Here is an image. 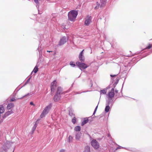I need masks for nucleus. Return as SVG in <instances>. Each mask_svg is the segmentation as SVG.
<instances>
[{
  "mask_svg": "<svg viewBox=\"0 0 152 152\" xmlns=\"http://www.w3.org/2000/svg\"><path fill=\"white\" fill-rule=\"evenodd\" d=\"M114 96H107V101L106 103V107L105 109V111L106 112L109 111L110 108L109 105L110 104L112 105L114 101L115 100V99Z\"/></svg>",
  "mask_w": 152,
  "mask_h": 152,
  "instance_id": "1",
  "label": "nucleus"
},
{
  "mask_svg": "<svg viewBox=\"0 0 152 152\" xmlns=\"http://www.w3.org/2000/svg\"><path fill=\"white\" fill-rule=\"evenodd\" d=\"M110 89V86H108L107 87L101 90L100 91V94H106V95H115L114 88Z\"/></svg>",
  "mask_w": 152,
  "mask_h": 152,
  "instance_id": "2",
  "label": "nucleus"
},
{
  "mask_svg": "<svg viewBox=\"0 0 152 152\" xmlns=\"http://www.w3.org/2000/svg\"><path fill=\"white\" fill-rule=\"evenodd\" d=\"M78 15V12L77 11L72 10L69 12L68 14V20L72 21L75 20Z\"/></svg>",
  "mask_w": 152,
  "mask_h": 152,
  "instance_id": "3",
  "label": "nucleus"
},
{
  "mask_svg": "<svg viewBox=\"0 0 152 152\" xmlns=\"http://www.w3.org/2000/svg\"><path fill=\"white\" fill-rule=\"evenodd\" d=\"M52 107V104H50L47 106L44 109L42 113L40 115V117L42 118L44 117L47 114L50 110Z\"/></svg>",
  "mask_w": 152,
  "mask_h": 152,
  "instance_id": "4",
  "label": "nucleus"
},
{
  "mask_svg": "<svg viewBox=\"0 0 152 152\" xmlns=\"http://www.w3.org/2000/svg\"><path fill=\"white\" fill-rule=\"evenodd\" d=\"M92 17L89 15H87L85 18L84 25L86 26H88L92 22Z\"/></svg>",
  "mask_w": 152,
  "mask_h": 152,
  "instance_id": "5",
  "label": "nucleus"
},
{
  "mask_svg": "<svg viewBox=\"0 0 152 152\" xmlns=\"http://www.w3.org/2000/svg\"><path fill=\"white\" fill-rule=\"evenodd\" d=\"M91 143L92 146L94 149H97L99 148V144L96 140L93 139L91 141Z\"/></svg>",
  "mask_w": 152,
  "mask_h": 152,
  "instance_id": "6",
  "label": "nucleus"
},
{
  "mask_svg": "<svg viewBox=\"0 0 152 152\" xmlns=\"http://www.w3.org/2000/svg\"><path fill=\"white\" fill-rule=\"evenodd\" d=\"M76 64L80 69H85L87 68L88 66L85 63L78 61L76 63Z\"/></svg>",
  "mask_w": 152,
  "mask_h": 152,
  "instance_id": "7",
  "label": "nucleus"
},
{
  "mask_svg": "<svg viewBox=\"0 0 152 152\" xmlns=\"http://www.w3.org/2000/svg\"><path fill=\"white\" fill-rule=\"evenodd\" d=\"M57 82L56 80H54L51 84V92L53 94L55 91L56 87Z\"/></svg>",
  "mask_w": 152,
  "mask_h": 152,
  "instance_id": "8",
  "label": "nucleus"
},
{
  "mask_svg": "<svg viewBox=\"0 0 152 152\" xmlns=\"http://www.w3.org/2000/svg\"><path fill=\"white\" fill-rule=\"evenodd\" d=\"M66 92V91H64L63 90L62 88L61 87H58L57 88L56 94L55 95L65 94Z\"/></svg>",
  "mask_w": 152,
  "mask_h": 152,
  "instance_id": "9",
  "label": "nucleus"
},
{
  "mask_svg": "<svg viewBox=\"0 0 152 152\" xmlns=\"http://www.w3.org/2000/svg\"><path fill=\"white\" fill-rule=\"evenodd\" d=\"M68 40V39L67 37L65 36L63 37L60 39V40L59 43V45H64L67 42Z\"/></svg>",
  "mask_w": 152,
  "mask_h": 152,
  "instance_id": "10",
  "label": "nucleus"
},
{
  "mask_svg": "<svg viewBox=\"0 0 152 152\" xmlns=\"http://www.w3.org/2000/svg\"><path fill=\"white\" fill-rule=\"evenodd\" d=\"M13 113V111L12 110H11L10 111H8L6 112L4 116H3V119H1L0 120V122H1L3 121V119L5 117L9 116V115H10L11 114Z\"/></svg>",
  "mask_w": 152,
  "mask_h": 152,
  "instance_id": "11",
  "label": "nucleus"
},
{
  "mask_svg": "<svg viewBox=\"0 0 152 152\" xmlns=\"http://www.w3.org/2000/svg\"><path fill=\"white\" fill-rule=\"evenodd\" d=\"M84 51V50H83L80 52L79 56V59L81 62H84L85 60V57L83 55Z\"/></svg>",
  "mask_w": 152,
  "mask_h": 152,
  "instance_id": "12",
  "label": "nucleus"
},
{
  "mask_svg": "<svg viewBox=\"0 0 152 152\" xmlns=\"http://www.w3.org/2000/svg\"><path fill=\"white\" fill-rule=\"evenodd\" d=\"M107 0H100V7L102 8L104 7L106 3Z\"/></svg>",
  "mask_w": 152,
  "mask_h": 152,
  "instance_id": "13",
  "label": "nucleus"
},
{
  "mask_svg": "<svg viewBox=\"0 0 152 152\" xmlns=\"http://www.w3.org/2000/svg\"><path fill=\"white\" fill-rule=\"evenodd\" d=\"M34 2L36 3V4H37V5H36V7L38 11V14H41L42 13V11L41 10H39V6L38 5V0H34Z\"/></svg>",
  "mask_w": 152,
  "mask_h": 152,
  "instance_id": "14",
  "label": "nucleus"
},
{
  "mask_svg": "<svg viewBox=\"0 0 152 152\" xmlns=\"http://www.w3.org/2000/svg\"><path fill=\"white\" fill-rule=\"evenodd\" d=\"M39 120H37L36 121V122L35 123L34 126L33 127L32 129V130L31 132V133L32 134L34 133V132L37 126V122Z\"/></svg>",
  "mask_w": 152,
  "mask_h": 152,
  "instance_id": "15",
  "label": "nucleus"
},
{
  "mask_svg": "<svg viewBox=\"0 0 152 152\" xmlns=\"http://www.w3.org/2000/svg\"><path fill=\"white\" fill-rule=\"evenodd\" d=\"M81 133L80 132L77 133L75 135V138L77 140H79L80 138Z\"/></svg>",
  "mask_w": 152,
  "mask_h": 152,
  "instance_id": "16",
  "label": "nucleus"
},
{
  "mask_svg": "<svg viewBox=\"0 0 152 152\" xmlns=\"http://www.w3.org/2000/svg\"><path fill=\"white\" fill-rule=\"evenodd\" d=\"M19 98H15V97L12 98V99H7L6 102L7 103H9L11 102H13L15 101L17 99H18Z\"/></svg>",
  "mask_w": 152,
  "mask_h": 152,
  "instance_id": "17",
  "label": "nucleus"
},
{
  "mask_svg": "<svg viewBox=\"0 0 152 152\" xmlns=\"http://www.w3.org/2000/svg\"><path fill=\"white\" fill-rule=\"evenodd\" d=\"M61 96H54L53 99L55 102L59 101L61 99Z\"/></svg>",
  "mask_w": 152,
  "mask_h": 152,
  "instance_id": "18",
  "label": "nucleus"
},
{
  "mask_svg": "<svg viewBox=\"0 0 152 152\" xmlns=\"http://www.w3.org/2000/svg\"><path fill=\"white\" fill-rule=\"evenodd\" d=\"M14 104L13 103H10L9 104L7 105V108L8 110H10L11 108L14 107Z\"/></svg>",
  "mask_w": 152,
  "mask_h": 152,
  "instance_id": "19",
  "label": "nucleus"
},
{
  "mask_svg": "<svg viewBox=\"0 0 152 152\" xmlns=\"http://www.w3.org/2000/svg\"><path fill=\"white\" fill-rule=\"evenodd\" d=\"M4 111V109L2 105H0V113H2Z\"/></svg>",
  "mask_w": 152,
  "mask_h": 152,
  "instance_id": "20",
  "label": "nucleus"
},
{
  "mask_svg": "<svg viewBox=\"0 0 152 152\" xmlns=\"http://www.w3.org/2000/svg\"><path fill=\"white\" fill-rule=\"evenodd\" d=\"M88 121V120L87 118H85L83 121L82 122L81 125L82 126H83L85 124L87 123Z\"/></svg>",
  "mask_w": 152,
  "mask_h": 152,
  "instance_id": "21",
  "label": "nucleus"
},
{
  "mask_svg": "<svg viewBox=\"0 0 152 152\" xmlns=\"http://www.w3.org/2000/svg\"><path fill=\"white\" fill-rule=\"evenodd\" d=\"M90 148L89 146H87L85 147V150L84 152H90Z\"/></svg>",
  "mask_w": 152,
  "mask_h": 152,
  "instance_id": "22",
  "label": "nucleus"
},
{
  "mask_svg": "<svg viewBox=\"0 0 152 152\" xmlns=\"http://www.w3.org/2000/svg\"><path fill=\"white\" fill-rule=\"evenodd\" d=\"M81 129L80 126H76L74 128V130L75 131L78 132L80 131Z\"/></svg>",
  "mask_w": 152,
  "mask_h": 152,
  "instance_id": "23",
  "label": "nucleus"
},
{
  "mask_svg": "<svg viewBox=\"0 0 152 152\" xmlns=\"http://www.w3.org/2000/svg\"><path fill=\"white\" fill-rule=\"evenodd\" d=\"M38 70V67L37 66H36L34 68L33 71L31 73H32L33 72H34L35 73H37Z\"/></svg>",
  "mask_w": 152,
  "mask_h": 152,
  "instance_id": "24",
  "label": "nucleus"
},
{
  "mask_svg": "<svg viewBox=\"0 0 152 152\" xmlns=\"http://www.w3.org/2000/svg\"><path fill=\"white\" fill-rule=\"evenodd\" d=\"M72 140L73 137L70 135L69 136L68 138V142H72Z\"/></svg>",
  "mask_w": 152,
  "mask_h": 152,
  "instance_id": "25",
  "label": "nucleus"
},
{
  "mask_svg": "<svg viewBox=\"0 0 152 152\" xmlns=\"http://www.w3.org/2000/svg\"><path fill=\"white\" fill-rule=\"evenodd\" d=\"M97 5L96 6L94 7V9L96 10L98 9L99 7H100V4L98 2H97Z\"/></svg>",
  "mask_w": 152,
  "mask_h": 152,
  "instance_id": "26",
  "label": "nucleus"
},
{
  "mask_svg": "<svg viewBox=\"0 0 152 152\" xmlns=\"http://www.w3.org/2000/svg\"><path fill=\"white\" fill-rule=\"evenodd\" d=\"M70 65L72 67H75L76 66L74 62L73 61H71L70 62Z\"/></svg>",
  "mask_w": 152,
  "mask_h": 152,
  "instance_id": "27",
  "label": "nucleus"
},
{
  "mask_svg": "<svg viewBox=\"0 0 152 152\" xmlns=\"http://www.w3.org/2000/svg\"><path fill=\"white\" fill-rule=\"evenodd\" d=\"M152 47V44H149L148 46H147L145 49H150Z\"/></svg>",
  "mask_w": 152,
  "mask_h": 152,
  "instance_id": "28",
  "label": "nucleus"
},
{
  "mask_svg": "<svg viewBox=\"0 0 152 152\" xmlns=\"http://www.w3.org/2000/svg\"><path fill=\"white\" fill-rule=\"evenodd\" d=\"M31 76L26 81L24 85V86L27 84V83H28L29 82L30 80L31 79Z\"/></svg>",
  "mask_w": 152,
  "mask_h": 152,
  "instance_id": "29",
  "label": "nucleus"
},
{
  "mask_svg": "<svg viewBox=\"0 0 152 152\" xmlns=\"http://www.w3.org/2000/svg\"><path fill=\"white\" fill-rule=\"evenodd\" d=\"M87 91H79V92H76V93H75V94H81L82 93H83V92H87Z\"/></svg>",
  "mask_w": 152,
  "mask_h": 152,
  "instance_id": "30",
  "label": "nucleus"
},
{
  "mask_svg": "<svg viewBox=\"0 0 152 152\" xmlns=\"http://www.w3.org/2000/svg\"><path fill=\"white\" fill-rule=\"evenodd\" d=\"M76 121V118L75 117H74V118L72 120V122L74 124H75Z\"/></svg>",
  "mask_w": 152,
  "mask_h": 152,
  "instance_id": "31",
  "label": "nucleus"
},
{
  "mask_svg": "<svg viewBox=\"0 0 152 152\" xmlns=\"http://www.w3.org/2000/svg\"><path fill=\"white\" fill-rule=\"evenodd\" d=\"M97 107H98V105H97L95 109V110H94V112L93 113V114L94 115L95 114V113L96 111V110H97Z\"/></svg>",
  "mask_w": 152,
  "mask_h": 152,
  "instance_id": "32",
  "label": "nucleus"
},
{
  "mask_svg": "<svg viewBox=\"0 0 152 152\" xmlns=\"http://www.w3.org/2000/svg\"><path fill=\"white\" fill-rule=\"evenodd\" d=\"M69 114L70 115L72 116L73 115V113L70 112V111L69 110Z\"/></svg>",
  "mask_w": 152,
  "mask_h": 152,
  "instance_id": "33",
  "label": "nucleus"
},
{
  "mask_svg": "<svg viewBox=\"0 0 152 152\" xmlns=\"http://www.w3.org/2000/svg\"><path fill=\"white\" fill-rule=\"evenodd\" d=\"M123 148L121 146H118V147L116 148V150H117L119 148Z\"/></svg>",
  "mask_w": 152,
  "mask_h": 152,
  "instance_id": "34",
  "label": "nucleus"
},
{
  "mask_svg": "<svg viewBox=\"0 0 152 152\" xmlns=\"http://www.w3.org/2000/svg\"><path fill=\"white\" fill-rule=\"evenodd\" d=\"M37 50H38V51H39V54L42 51V50L41 49H39V48H38Z\"/></svg>",
  "mask_w": 152,
  "mask_h": 152,
  "instance_id": "35",
  "label": "nucleus"
},
{
  "mask_svg": "<svg viewBox=\"0 0 152 152\" xmlns=\"http://www.w3.org/2000/svg\"><path fill=\"white\" fill-rule=\"evenodd\" d=\"M65 151V150L64 149H62L60 150V152H64Z\"/></svg>",
  "mask_w": 152,
  "mask_h": 152,
  "instance_id": "36",
  "label": "nucleus"
},
{
  "mask_svg": "<svg viewBox=\"0 0 152 152\" xmlns=\"http://www.w3.org/2000/svg\"><path fill=\"white\" fill-rule=\"evenodd\" d=\"M30 104L31 105H33L34 106V104L32 102H30Z\"/></svg>",
  "mask_w": 152,
  "mask_h": 152,
  "instance_id": "37",
  "label": "nucleus"
},
{
  "mask_svg": "<svg viewBox=\"0 0 152 152\" xmlns=\"http://www.w3.org/2000/svg\"><path fill=\"white\" fill-rule=\"evenodd\" d=\"M116 76V75H110V76L112 77H115Z\"/></svg>",
  "mask_w": 152,
  "mask_h": 152,
  "instance_id": "38",
  "label": "nucleus"
},
{
  "mask_svg": "<svg viewBox=\"0 0 152 152\" xmlns=\"http://www.w3.org/2000/svg\"><path fill=\"white\" fill-rule=\"evenodd\" d=\"M115 92L116 93H118V90H115Z\"/></svg>",
  "mask_w": 152,
  "mask_h": 152,
  "instance_id": "39",
  "label": "nucleus"
},
{
  "mask_svg": "<svg viewBox=\"0 0 152 152\" xmlns=\"http://www.w3.org/2000/svg\"><path fill=\"white\" fill-rule=\"evenodd\" d=\"M47 52H48L50 53V52H52V51L47 50Z\"/></svg>",
  "mask_w": 152,
  "mask_h": 152,
  "instance_id": "40",
  "label": "nucleus"
},
{
  "mask_svg": "<svg viewBox=\"0 0 152 152\" xmlns=\"http://www.w3.org/2000/svg\"><path fill=\"white\" fill-rule=\"evenodd\" d=\"M91 86H92V82H91Z\"/></svg>",
  "mask_w": 152,
  "mask_h": 152,
  "instance_id": "41",
  "label": "nucleus"
},
{
  "mask_svg": "<svg viewBox=\"0 0 152 152\" xmlns=\"http://www.w3.org/2000/svg\"><path fill=\"white\" fill-rule=\"evenodd\" d=\"M110 136V134H108V137H109Z\"/></svg>",
  "mask_w": 152,
  "mask_h": 152,
  "instance_id": "42",
  "label": "nucleus"
},
{
  "mask_svg": "<svg viewBox=\"0 0 152 152\" xmlns=\"http://www.w3.org/2000/svg\"><path fill=\"white\" fill-rule=\"evenodd\" d=\"M26 95H29V94H26Z\"/></svg>",
  "mask_w": 152,
  "mask_h": 152,
  "instance_id": "43",
  "label": "nucleus"
},
{
  "mask_svg": "<svg viewBox=\"0 0 152 152\" xmlns=\"http://www.w3.org/2000/svg\"><path fill=\"white\" fill-rule=\"evenodd\" d=\"M14 152V150H13V151L12 152Z\"/></svg>",
  "mask_w": 152,
  "mask_h": 152,
  "instance_id": "44",
  "label": "nucleus"
}]
</instances>
